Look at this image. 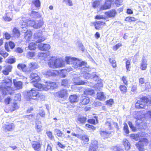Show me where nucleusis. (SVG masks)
Instances as JSON below:
<instances>
[{
    "mask_svg": "<svg viewBox=\"0 0 151 151\" xmlns=\"http://www.w3.org/2000/svg\"><path fill=\"white\" fill-rule=\"evenodd\" d=\"M20 24L21 28L26 27L29 26V24H28V21L27 22H25V20H24L23 19L21 21Z\"/></svg>",
    "mask_w": 151,
    "mask_h": 151,
    "instance_id": "obj_41",
    "label": "nucleus"
},
{
    "mask_svg": "<svg viewBox=\"0 0 151 151\" xmlns=\"http://www.w3.org/2000/svg\"><path fill=\"white\" fill-rule=\"evenodd\" d=\"M35 38L37 43H40L45 40V38L42 36V32L41 31L36 33L34 34Z\"/></svg>",
    "mask_w": 151,
    "mask_h": 151,
    "instance_id": "obj_12",
    "label": "nucleus"
},
{
    "mask_svg": "<svg viewBox=\"0 0 151 151\" xmlns=\"http://www.w3.org/2000/svg\"><path fill=\"white\" fill-rule=\"evenodd\" d=\"M84 78L86 79H88L89 78L93 79L95 81L97 80L98 76H97L95 73H93L92 74H90L88 73H84L83 76Z\"/></svg>",
    "mask_w": 151,
    "mask_h": 151,
    "instance_id": "obj_16",
    "label": "nucleus"
},
{
    "mask_svg": "<svg viewBox=\"0 0 151 151\" xmlns=\"http://www.w3.org/2000/svg\"><path fill=\"white\" fill-rule=\"evenodd\" d=\"M69 100L71 103H75L78 101V97L76 95H73L69 97Z\"/></svg>",
    "mask_w": 151,
    "mask_h": 151,
    "instance_id": "obj_37",
    "label": "nucleus"
},
{
    "mask_svg": "<svg viewBox=\"0 0 151 151\" xmlns=\"http://www.w3.org/2000/svg\"><path fill=\"white\" fill-rule=\"evenodd\" d=\"M42 143L39 141H33L32 147L35 151H40L41 149Z\"/></svg>",
    "mask_w": 151,
    "mask_h": 151,
    "instance_id": "obj_15",
    "label": "nucleus"
},
{
    "mask_svg": "<svg viewBox=\"0 0 151 151\" xmlns=\"http://www.w3.org/2000/svg\"><path fill=\"white\" fill-rule=\"evenodd\" d=\"M111 3L110 2L109 3L106 1L104 4L102 5L100 9V11L105 10L109 9L111 7Z\"/></svg>",
    "mask_w": 151,
    "mask_h": 151,
    "instance_id": "obj_30",
    "label": "nucleus"
},
{
    "mask_svg": "<svg viewBox=\"0 0 151 151\" xmlns=\"http://www.w3.org/2000/svg\"><path fill=\"white\" fill-rule=\"evenodd\" d=\"M32 2L36 7H39L40 6V3L39 0H34Z\"/></svg>",
    "mask_w": 151,
    "mask_h": 151,
    "instance_id": "obj_43",
    "label": "nucleus"
},
{
    "mask_svg": "<svg viewBox=\"0 0 151 151\" xmlns=\"http://www.w3.org/2000/svg\"><path fill=\"white\" fill-rule=\"evenodd\" d=\"M12 85L11 79L6 78L2 81V84L0 86V91L3 95H5L7 94L11 95L14 93L11 87Z\"/></svg>",
    "mask_w": 151,
    "mask_h": 151,
    "instance_id": "obj_1",
    "label": "nucleus"
},
{
    "mask_svg": "<svg viewBox=\"0 0 151 151\" xmlns=\"http://www.w3.org/2000/svg\"><path fill=\"white\" fill-rule=\"evenodd\" d=\"M26 65L24 64H19L17 66V67L19 69H21L22 70L25 72L26 73H29V71H27L28 68H26Z\"/></svg>",
    "mask_w": 151,
    "mask_h": 151,
    "instance_id": "obj_24",
    "label": "nucleus"
},
{
    "mask_svg": "<svg viewBox=\"0 0 151 151\" xmlns=\"http://www.w3.org/2000/svg\"><path fill=\"white\" fill-rule=\"evenodd\" d=\"M97 98L100 100H104L106 99L105 95L102 92L99 91L97 94Z\"/></svg>",
    "mask_w": 151,
    "mask_h": 151,
    "instance_id": "obj_27",
    "label": "nucleus"
},
{
    "mask_svg": "<svg viewBox=\"0 0 151 151\" xmlns=\"http://www.w3.org/2000/svg\"><path fill=\"white\" fill-rule=\"evenodd\" d=\"M14 127V124L13 123L10 124H6L3 127V129L5 131H10Z\"/></svg>",
    "mask_w": 151,
    "mask_h": 151,
    "instance_id": "obj_25",
    "label": "nucleus"
},
{
    "mask_svg": "<svg viewBox=\"0 0 151 151\" xmlns=\"http://www.w3.org/2000/svg\"><path fill=\"white\" fill-rule=\"evenodd\" d=\"M47 136L48 137L49 139L51 140L54 139V137L52 135V132L50 131H48L47 132Z\"/></svg>",
    "mask_w": 151,
    "mask_h": 151,
    "instance_id": "obj_53",
    "label": "nucleus"
},
{
    "mask_svg": "<svg viewBox=\"0 0 151 151\" xmlns=\"http://www.w3.org/2000/svg\"><path fill=\"white\" fill-rule=\"evenodd\" d=\"M36 48V45L34 42H31L30 43L29 46V48L30 50H34Z\"/></svg>",
    "mask_w": 151,
    "mask_h": 151,
    "instance_id": "obj_52",
    "label": "nucleus"
},
{
    "mask_svg": "<svg viewBox=\"0 0 151 151\" xmlns=\"http://www.w3.org/2000/svg\"><path fill=\"white\" fill-rule=\"evenodd\" d=\"M130 64V61L129 60H127L126 62V69L127 71H129L130 70L129 69V67Z\"/></svg>",
    "mask_w": 151,
    "mask_h": 151,
    "instance_id": "obj_59",
    "label": "nucleus"
},
{
    "mask_svg": "<svg viewBox=\"0 0 151 151\" xmlns=\"http://www.w3.org/2000/svg\"><path fill=\"white\" fill-rule=\"evenodd\" d=\"M98 81L96 84L94 86L95 89L96 90H100L101 89V88L103 86V84L102 82L101 81V80H99V78H98Z\"/></svg>",
    "mask_w": 151,
    "mask_h": 151,
    "instance_id": "obj_35",
    "label": "nucleus"
},
{
    "mask_svg": "<svg viewBox=\"0 0 151 151\" xmlns=\"http://www.w3.org/2000/svg\"><path fill=\"white\" fill-rule=\"evenodd\" d=\"M42 73L45 76L49 77L56 76L57 71L56 70H51L49 69H44L42 70Z\"/></svg>",
    "mask_w": 151,
    "mask_h": 151,
    "instance_id": "obj_11",
    "label": "nucleus"
},
{
    "mask_svg": "<svg viewBox=\"0 0 151 151\" xmlns=\"http://www.w3.org/2000/svg\"><path fill=\"white\" fill-rule=\"evenodd\" d=\"M100 4V2L98 1H94L92 4V6L93 8H95L98 7Z\"/></svg>",
    "mask_w": 151,
    "mask_h": 151,
    "instance_id": "obj_57",
    "label": "nucleus"
},
{
    "mask_svg": "<svg viewBox=\"0 0 151 151\" xmlns=\"http://www.w3.org/2000/svg\"><path fill=\"white\" fill-rule=\"evenodd\" d=\"M30 15L31 17L34 18L40 17V15L38 12L34 11H31Z\"/></svg>",
    "mask_w": 151,
    "mask_h": 151,
    "instance_id": "obj_39",
    "label": "nucleus"
},
{
    "mask_svg": "<svg viewBox=\"0 0 151 151\" xmlns=\"http://www.w3.org/2000/svg\"><path fill=\"white\" fill-rule=\"evenodd\" d=\"M32 32L31 31H28L24 35V38L27 41H29L31 39Z\"/></svg>",
    "mask_w": 151,
    "mask_h": 151,
    "instance_id": "obj_32",
    "label": "nucleus"
},
{
    "mask_svg": "<svg viewBox=\"0 0 151 151\" xmlns=\"http://www.w3.org/2000/svg\"><path fill=\"white\" fill-rule=\"evenodd\" d=\"M4 36L7 40H9L11 37L10 34L7 32H5L4 33Z\"/></svg>",
    "mask_w": 151,
    "mask_h": 151,
    "instance_id": "obj_62",
    "label": "nucleus"
},
{
    "mask_svg": "<svg viewBox=\"0 0 151 151\" xmlns=\"http://www.w3.org/2000/svg\"><path fill=\"white\" fill-rule=\"evenodd\" d=\"M30 77L31 79L32 80V83L34 86V83H40L38 82L40 79L37 74L35 73H32L30 75Z\"/></svg>",
    "mask_w": 151,
    "mask_h": 151,
    "instance_id": "obj_13",
    "label": "nucleus"
},
{
    "mask_svg": "<svg viewBox=\"0 0 151 151\" xmlns=\"http://www.w3.org/2000/svg\"><path fill=\"white\" fill-rule=\"evenodd\" d=\"M98 142L95 140H92L88 151H97L98 147Z\"/></svg>",
    "mask_w": 151,
    "mask_h": 151,
    "instance_id": "obj_14",
    "label": "nucleus"
},
{
    "mask_svg": "<svg viewBox=\"0 0 151 151\" xmlns=\"http://www.w3.org/2000/svg\"><path fill=\"white\" fill-rule=\"evenodd\" d=\"M21 94L20 93H18L15 95V100L16 101L18 100L20 101L21 99Z\"/></svg>",
    "mask_w": 151,
    "mask_h": 151,
    "instance_id": "obj_58",
    "label": "nucleus"
},
{
    "mask_svg": "<svg viewBox=\"0 0 151 151\" xmlns=\"http://www.w3.org/2000/svg\"><path fill=\"white\" fill-rule=\"evenodd\" d=\"M148 143V140L145 138L141 139L138 142L136 143L135 146L139 151H144V146L147 145Z\"/></svg>",
    "mask_w": 151,
    "mask_h": 151,
    "instance_id": "obj_7",
    "label": "nucleus"
},
{
    "mask_svg": "<svg viewBox=\"0 0 151 151\" xmlns=\"http://www.w3.org/2000/svg\"><path fill=\"white\" fill-rule=\"evenodd\" d=\"M80 103L81 105H85L88 104L89 102V99L88 97H84Z\"/></svg>",
    "mask_w": 151,
    "mask_h": 151,
    "instance_id": "obj_40",
    "label": "nucleus"
},
{
    "mask_svg": "<svg viewBox=\"0 0 151 151\" xmlns=\"http://www.w3.org/2000/svg\"><path fill=\"white\" fill-rule=\"evenodd\" d=\"M51 61L48 63V65L50 68H58L63 66V62L60 58L56 59V58L52 57Z\"/></svg>",
    "mask_w": 151,
    "mask_h": 151,
    "instance_id": "obj_5",
    "label": "nucleus"
},
{
    "mask_svg": "<svg viewBox=\"0 0 151 151\" xmlns=\"http://www.w3.org/2000/svg\"><path fill=\"white\" fill-rule=\"evenodd\" d=\"M84 93L86 95H92L94 93V91L91 88H87L84 91Z\"/></svg>",
    "mask_w": 151,
    "mask_h": 151,
    "instance_id": "obj_38",
    "label": "nucleus"
},
{
    "mask_svg": "<svg viewBox=\"0 0 151 151\" xmlns=\"http://www.w3.org/2000/svg\"><path fill=\"white\" fill-rule=\"evenodd\" d=\"M35 56V53L34 52H28L27 54V57L28 58H31Z\"/></svg>",
    "mask_w": 151,
    "mask_h": 151,
    "instance_id": "obj_56",
    "label": "nucleus"
},
{
    "mask_svg": "<svg viewBox=\"0 0 151 151\" xmlns=\"http://www.w3.org/2000/svg\"><path fill=\"white\" fill-rule=\"evenodd\" d=\"M38 47L40 50L43 51H47L50 48V46L48 44H42V43L38 45Z\"/></svg>",
    "mask_w": 151,
    "mask_h": 151,
    "instance_id": "obj_19",
    "label": "nucleus"
},
{
    "mask_svg": "<svg viewBox=\"0 0 151 151\" xmlns=\"http://www.w3.org/2000/svg\"><path fill=\"white\" fill-rule=\"evenodd\" d=\"M81 139L85 144L88 142L89 141L88 137L86 135L82 136L81 137Z\"/></svg>",
    "mask_w": 151,
    "mask_h": 151,
    "instance_id": "obj_42",
    "label": "nucleus"
},
{
    "mask_svg": "<svg viewBox=\"0 0 151 151\" xmlns=\"http://www.w3.org/2000/svg\"><path fill=\"white\" fill-rule=\"evenodd\" d=\"M100 132L101 136L103 138H105L108 137L111 133V132H107L101 129H100Z\"/></svg>",
    "mask_w": 151,
    "mask_h": 151,
    "instance_id": "obj_28",
    "label": "nucleus"
},
{
    "mask_svg": "<svg viewBox=\"0 0 151 151\" xmlns=\"http://www.w3.org/2000/svg\"><path fill=\"white\" fill-rule=\"evenodd\" d=\"M105 24L104 22L100 21H97L94 23L95 29L98 30L100 29L102 25Z\"/></svg>",
    "mask_w": 151,
    "mask_h": 151,
    "instance_id": "obj_34",
    "label": "nucleus"
},
{
    "mask_svg": "<svg viewBox=\"0 0 151 151\" xmlns=\"http://www.w3.org/2000/svg\"><path fill=\"white\" fill-rule=\"evenodd\" d=\"M56 96L60 98L64 99L67 98L68 96V91L66 89H63L57 92L55 94Z\"/></svg>",
    "mask_w": 151,
    "mask_h": 151,
    "instance_id": "obj_10",
    "label": "nucleus"
},
{
    "mask_svg": "<svg viewBox=\"0 0 151 151\" xmlns=\"http://www.w3.org/2000/svg\"><path fill=\"white\" fill-rule=\"evenodd\" d=\"M120 90L123 93H125L127 92V88L126 86L124 85H121L119 87Z\"/></svg>",
    "mask_w": 151,
    "mask_h": 151,
    "instance_id": "obj_47",
    "label": "nucleus"
},
{
    "mask_svg": "<svg viewBox=\"0 0 151 151\" xmlns=\"http://www.w3.org/2000/svg\"><path fill=\"white\" fill-rule=\"evenodd\" d=\"M0 55H2L4 57L6 58L8 55V54L6 52L1 50L0 49Z\"/></svg>",
    "mask_w": 151,
    "mask_h": 151,
    "instance_id": "obj_55",
    "label": "nucleus"
},
{
    "mask_svg": "<svg viewBox=\"0 0 151 151\" xmlns=\"http://www.w3.org/2000/svg\"><path fill=\"white\" fill-rule=\"evenodd\" d=\"M123 130L124 131V133L126 134V135L129 133L128 126L127 124L126 123H125L124 124Z\"/></svg>",
    "mask_w": 151,
    "mask_h": 151,
    "instance_id": "obj_51",
    "label": "nucleus"
},
{
    "mask_svg": "<svg viewBox=\"0 0 151 151\" xmlns=\"http://www.w3.org/2000/svg\"><path fill=\"white\" fill-rule=\"evenodd\" d=\"M130 138L135 141H137L138 140L139 136L138 134H133L130 135Z\"/></svg>",
    "mask_w": 151,
    "mask_h": 151,
    "instance_id": "obj_46",
    "label": "nucleus"
},
{
    "mask_svg": "<svg viewBox=\"0 0 151 151\" xmlns=\"http://www.w3.org/2000/svg\"><path fill=\"white\" fill-rule=\"evenodd\" d=\"M122 46V44L121 43H119L114 46L113 50H116L120 47Z\"/></svg>",
    "mask_w": 151,
    "mask_h": 151,
    "instance_id": "obj_63",
    "label": "nucleus"
},
{
    "mask_svg": "<svg viewBox=\"0 0 151 151\" xmlns=\"http://www.w3.org/2000/svg\"><path fill=\"white\" fill-rule=\"evenodd\" d=\"M117 14L116 12L114 9H112L105 12V14L109 17H114Z\"/></svg>",
    "mask_w": 151,
    "mask_h": 151,
    "instance_id": "obj_21",
    "label": "nucleus"
},
{
    "mask_svg": "<svg viewBox=\"0 0 151 151\" xmlns=\"http://www.w3.org/2000/svg\"><path fill=\"white\" fill-rule=\"evenodd\" d=\"M78 120L82 124L85 123L86 120V117L81 116L78 118Z\"/></svg>",
    "mask_w": 151,
    "mask_h": 151,
    "instance_id": "obj_44",
    "label": "nucleus"
},
{
    "mask_svg": "<svg viewBox=\"0 0 151 151\" xmlns=\"http://www.w3.org/2000/svg\"><path fill=\"white\" fill-rule=\"evenodd\" d=\"M85 128L87 129H95V127L92 125H90L88 124H86L85 126Z\"/></svg>",
    "mask_w": 151,
    "mask_h": 151,
    "instance_id": "obj_61",
    "label": "nucleus"
},
{
    "mask_svg": "<svg viewBox=\"0 0 151 151\" xmlns=\"http://www.w3.org/2000/svg\"><path fill=\"white\" fill-rule=\"evenodd\" d=\"M40 94L34 88H32L31 90L27 91L26 95L27 100L32 102V100L37 101L38 98L40 96Z\"/></svg>",
    "mask_w": 151,
    "mask_h": 151,
    "instance_id": "obj_4",
    "label": "nucleus"
},
{
    "mask_svg": "<svg viewBox=\"0 0 151 151\" xmlns=\"http://www.w3.org/2000/svg\"><path fill=\"white\" fill-rule=\"evenodd\" d=\"M13 83L15 87L17 89H19L22 88V82L14 80Z\"/></svg>",
    "mask_w": 151,
    "mask_h": 151,
    "instance_id": "obj_23",
    "label": "nucleus"
},
{
    "mask_svg": "<svg viewBox=\"0 0 151 151\" xmlns=\"http://www.w3.org/2000/svg\"><path fill=\"white\" fill-rule=\"evenodd\" d=\"M123 144L126 150H128L130 147V144L126 139H124L123 141Z\"/></svg>",
    "mask_w": 151,
    "mask_h": 151,
    "instance_id": "obj_31",
    "label": "nucleus"
},
{
    "mask_svg": "<svg viewBox=\"0 0 151 151\" xmlns=\"http://www.w3.org/2000/svg\"><path fill=\"white\" fill-rule=\"evenodd\" d=\"M73 81L74 84L76 85H83L86 83L85 82L81 79L80 77L74 78Z\"/></svg>",
    "mask_w": 151,
    "mask_h": 151,
    "instance_id": "obj_26",
    "label": "nucleus"
},
{
    "mask_svg": "<svg viewBox=\"0 0 151 151\" xmlns=\"http://www.w3.org/2000/svg\"><path fill=\"white\" fill-rule=\"evenodd\" d=\"M125 20L129 22H131L136 21V19L133 17H127L126 18Z\"/></svg>",
    "mask_w": 151,
    "mask_h": 151,
    "instance_id": "obj_50",
    "label": "nucleus"
},
{
    "mask_svg": "<svg viewBox=\"0 0 151 151\" xmlns=\"http://www.w3.org/2000/svg\"><path fill=\"white\" fill-rule=\"evenodd\" d=\"M15 61L16 59L14 58L9 57L6 60L7 62L10 64L13 63L15 62Z\"/></svg>",
    "mask_w": 151,
    "mask_h": 151,
    "instance_id": "obj_48",
    "label": "nucleus"
},
{
    "mask_svg": "<svg viewBox=\"0 0 151 151\" xmlns=\"http://www.w3.org/2000/svg\"><path fill=\"white\" fill-rule=\"evenodd\" d=\"M11 14L10 13H9L6 14V15L3 17L4 19L6 21H9L12 19L10 17Z\"/></svg>",
    "mask_w": 151,
    "mask_h": 151,
    "instance_id": "obj_45",
    "label": "nucleus"
},
{
    "mask_svg": "<svg viewBox=\"0 0 151 151\" xmlns=\"http://www.w3.org/2000/svg\"><path fill=\"white\" fill-rule=\"evenodd\" d=\"M65 60L67 64H73V66L75 69L77 68L78 66L81 63L80 62L81 60L77 58L70 57H66Z\"/></svg>",
    "mask_w": 151,
    "mask_h": 151,
    "instance_id": "obj_6",
    "label": "nucleus"
},
{
    "mask_svg": "<svg viewBox=\"0 0 151 151\" xmlns=\"http://www.w3.org/2000/svg\"><path fill=\"white\" fill-rule=\"evenodd\" d=\"M12 34L14 37L17 38L19 37L20 34L19 30L16 27H14L13 29Z\"/></svg>",
    "mask_w": 151,
    "mask_h": 151,
    "instance_id": "obj_33",
    "label": "nucleus"
},
{
    "mask_svg": "<svg viewBox=\"0 0 151 151\" xmlns=\"http://www.w3.org/2000/svg\"><path fill=\"white\" fill-rule=\"evenodd\" d=\"M122 0H116L115 3L117 6L122 4Z\"/></svg>",
    "mask_w": 151,
    "mask_h": 151,
    "instance_id": "obj_60",
    "label": "nucleus"
},
{
    "mask_svg": "<svg viewBox=\"0 0 151 151\" xmlns=\"http://www.w3.org/2000/svg\"><path fill=\"white\" fill-rule=\"evenodd\" d=\"M54 132L55 133V134L57 137L62 138L63 139H64V138H65L63 132L60 130L55 129H54Z\"/></svg>",
    "mask_w": 151,
    "mask_h": 151,
    "instance_id": "obj_20",
    "label": "nucleus"
},
{
    "mask_svg": "<svg viewBox=\"0 0 151 151\" xmlns=\"http://www.w3.org/2000/svg\"><path fill=\"white\" fill-rule=\"evenodd\" d=\"M28 24H29V26L32 27L35 29H38L42 26L43 22L42 20L40 19L39 20H29L28 21Z\"/></svg>",
    "mask_w": 151,
    "mask_h": 151,
    "instance_id": "obj_8",
    "label": "nucleus"
},
{
    "mask_svg": "<svg viewBox=\"0 0 151 151\" xmlns=\"http://www.w3.org/2000/svg\"><path fill=\"white\" fill-rule=\"evenodd\" d=\"M109 61L110 63L112 64V66L113 68L116 67V61L113 58H110L109 59Z\"/></svg>",
    "mask_w": 151,
    "mask_h": 151,
    "instance_id": "obj_49",
    "label": "nucleus"
},
{
    "mask_svg": "<svg viewBox=\"0 0 151 151\" xmlns=\"http://www.w3.org/2000/svg\"><path fill=\"white\" fill-rule=\"evenodd\" d=\"M34 86L37 88L40 91H47L49 89L52 90L57 87V85L55 83L50 81H47L45 82V87L41 83H34Z\"/></svg>",
    "mask_w": 151,
    "mask_h": 151,
    "instance_id": "obj_3",
    "label": "nucleus"
},
{
    "mask_svg": "<svg viewBox=\"0 0 151 151\" xmlns=\"http://www.w3.org/2000/svg\"><path fill=\"white\" fill-rule=\"evenodd\" d=\"M70 81L66 79H63L61 83V85L65 87L68 88L70 86Z\"/></svg>",
    "mask_w": 151,
    "mask_h": 151,
    "instance_id": "obj_36",
    "label": "nucleus"
},
{
    "mask_svg": "<svg viewBox=\"0 0 151 151\" xmlns=\"http://www.w3.org/2000/svg\"><path fill=\"white\" fill-rule=\"evenodd\" d=\"M147 61L145 58L143 56L141 60V62L140 64V68L142 70H145L147 68Z\"/></svg>",
    "mask_w": 151,
    "mask_h": 151,
    "instance_id": "obj_18",
    "label": "nucleus"
},
{
    "mask_svg": "<svg viewBox=\"0 0 151 151\" xmlns=\"http://www.w3.org/2000/svg\"><path fill=\"white\" fill-rule=\"evenodd\" d=\"M11 106V111H14V110L17 109L18 108V107L17 104L15 102H14L13 104Z\"/></svg>",
    "mask_w": 151,
    "mask_h": 151,
    "instance_id": "obj_54",
    "label": "nucleus"
},
{
    "mask_svg": "<svg viewBox=\"0 0 151 151\" xmlns=\"http://www.w3.org/2000/svg\"><path fill=\"white\" fill-rule=\"evenodd\" d=\"M151 104V100L147 97L144 96L137 101L135 104V107L138 109H147L150 107Z\"/></svg>",
    "mask_w": 151,
    "mask_h": 151,
    "instance_id": "obj_2",
    "label": "nucleus"
},
{
    "mask_svg": "<svg viewBox=\"0 0 151 151\" xmlns=\"http://www.w3.org/2000/svg\"><path fill=\"white\" fill-rule=\"evenodd\" d=\"M40 56H42L44 58L45 61H51L50 60H52L51 58L49 55V53H42L40 54Z\"/></svg>",
    "mask_w": 151,
    "mask_h": 151,
    "instance_id": "obj_29",
    "label": "nucleus"
},
{
    "mask_svg": "<svg viewBox=\"0 0 151 151\" xmlns=\"http://www.w3.org/2000/svg\"><path fill=\"white\" fill-rule=\"evenodd\" d=\"M42 126L41 122L39 121H36L35 122V129L38 132H40L42 131Z\"/></svg>",
    "mask_w": 151,
    "mask_h": 151,
    "instance_id": "obj_22",
    "label": "nucleus"
},
{
    "mask_svg": "<svg viewBox=\"0 0 151 151\" xmlns=\"http://www.w3.org/2000/svg\"><path fill=\"white\" fill-rule=\"evenodd\" d=\"M81 63L79 65V66H78V69H81V71L83 74L86 73L88 72L90 69L88 67L86 66V63L84 61H80Z\"/></svg>",
    "mask_w": 151,
    "mask_h": 151,
    "instance_id": "obj_9",
    "label": "nucleus"
},
{
    "mask_svg": "<svg viewBox=\"0 0 151 151\" xmlns=\"http://www.w3.org/2000/svg\"><path fill=\"white\" fill-rule=\"evenodd\" d=\"M113 150L116 151H124L120 147L117 146L114 147Z\"/></svg>",
    "mask_w": 151,
    "mask_h": 151,
    "instance_id": "obj_64",
    "label": "nucleus"
},
{
    "mask_svg": "<svg viewBox=\"0 0 151 151\" xmlns=\"http://www.w3.org/2000/svg\"><path fill=\"white\" fill-rule=\"evenodd\" d=\"M39 67V66L35 62L30 63L28 65L27 71H29V73Z\"/></svg>",
    "mask_w": 151,
    "mask_h": 151,
    "instance_id": "obj_17",
    "label": "nucleus"
}]
</instances>
